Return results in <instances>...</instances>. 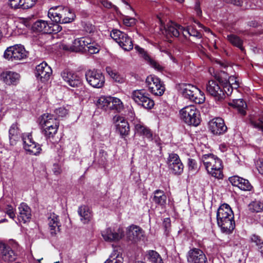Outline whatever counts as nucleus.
<instances>
[{
    "label": "nucleus",
    "instance_id": "nucleus-28",
    "mask_svg": "<svg viewBox=\"0 0 263 263\" xmlns=\"http://www.w3.org/2000/svg\"><path fill=\"white\" fill-rule=\"evenodd\" d=\"M19 214L18 219L20 221L26 223L31 218V210L26 203L22 202L18 207Z\"/></svg>",
    "mask_w": 263,
    "mask_h": 263
},
{
    "label": "nucleus",
    "instance_id": "nucleus-59",
    "mask_svg": "<svg viewBox=\"0 0 263 263\" xmlns=\"http://www.w3.org/2000/svg\"><path fill=\"white\" fill-rule=\"evenodd\" d=\"M231 3L233 4L234 5L237 6H241L242 4V0H230Z\"/></svg>",
    "mask_w": 263,
    "mask_h": 263
},
{
    "label": "nucleus",
    "instance_id": "nucleus-12",
    "mask_svg": "<svg viewBox=\"0 0 263 263\" xmlns=\"http://www.w3.org/2000/svg\"><path fill=\"white\" fill-rule=\"evenodd\" d=\"M166 162L168 169L172 174L175 175H180L182 173L184 166L177 154H170Z\"/></svg>",
    "mask_w": 263,
    "mask_h": 263
},
{
    "label": "nucleus",
    "instance_id": "nucleus-2",
    "mask_svg": "<svg viewBox=\"0 0 263 263\" xmlns=\"http://www.w3.org/2000/svg\"><path fill=\"white\" fill-rule=\"evenodd\" d=\"M157 17L160 24V29H164V32L163 33L166 36L178 37L181 42H184L186 40L187 35L190 36L191 28H185L182 26L173 22L168 23L165 26L163 21V16L161 14H159L157 15Z\"/></svg>",
    "mask_w": 263,
    "mask_h": 263
},
{
    "label": "nucleus",
    "instance_id": "nucleus-55",
    "mask_svg": "<svg viewBox=\"0 0 263 263\" xmlns=\"http://www.w3.org/2000/svg\"><path fill=\"white\" fill-rule=\"evenodd\" d=\"M256 167L259 173L263 174V159H259L256 162Z\"/></svg>",
    "mask_w": 263,
    "mask_h": 263
},
{
    "label": "nucleus",
    "instance_id": "nucleus-41",
    "mask_svg": "<svg viewBox=\"0 0 263 263\" xmlns=\"http://www.w3.org/2000/svg\"><path fill=\"white\" fill-rule=\"evenodd\" d=\"M111 97H101L98 100L97 103L99 107L107 110L110 109Z\"/></svg>",
    "mask_w": 263,
    "mask_h": 263
},
{
    "label": "nucleus",
    "instance_id": "nucleus-4",
    "mask_svg": "<svg viewBox=\"0 0 263 263\" xmlns=\"http://www.w3.org/2000/svg\"><path fill=\"white\" fill-rule=\"evenodd\" d=\"M180 119L189 125L197 126L200 123L199 111L195 106L187 105L179 111Z\"/></svg>",
    "mask_w": 263,
    "mask_h": 263
},
{
    "label": "nucleus",
    "instance_id": "nucleus-10",
    "mask_svg": "<svg viewBox=\"0 0 263 263\" xmlns=\"http://www.w3.org/2000/svg\"><path fill=\"white\" fill-rule=\"evenodd\" d=\"M146 85L148 90L154 95L161 96L165 90L163 82L158 77L150 75L146 79Z\"/></svg>",
    "mask_w": 263,
    "mask_h": 263
},
{
    "label": "nucleus",
    "instance_id": "nucleus-33",
    "mask_svg": "<svg viewBox=\"0 0 263 263\" xmlns=\"http://www.w3.org/2000/svg\"><path fill=\"white\" fill-rule=\"evenodd\" d=\"M48 225L52 234H55L57 230H59L60 227L59 217L54 213L50 214L48 218Z\"/></svg>",
    "mask_w": 263,
    "mask_h": 263
},
{
    "label": "nucleus",
    "instance_id": "nucleus-35",
    "mask_svg": "<svg viewBox=\"0 0 263 263\" xmlns=\"http://www.w3.org/2000/svg\"><path fill=\"white\" fill-rule=\"evenodd\" d=\"M78 214L81 217V220L84 223L88 222L92 217L91 210L88 206L85 205H82L79 207Z\"/></svg>",
    "mask_w": 263,
    "mask_h": 263
},
{
    "label": "nucleus",
    "instance_id": "nucleus-29",
    "mask_svg": "<svg viewBox=\"0 0 263 263\" xmlns=\"http://www.w3.org/2000/svg\"><path fill=\"white\" fill-rule=\"evenodd\" d=\"M62 6H57L50 8L48 12V16L54 24H61Z\"/></svg>",
    "mask_w": 263,
    "mask_h": 263
},
{
    "label": "nucleus",
    "instance_id": "nucleus-42",
    "mask_svg": "<svg viewBox=\"0 0 263 263\" xmlns=\"http://www.w3.org/2000/svg\"><path fill=\"white\" fill-rule=\"evenodd\" d=\"M249 209L252 212H260L263 210V202L255 200L249 204Z\"/></svg>",
    "mask_w": 263,
    "mask_h": 263
},
{
    "label": "nucleus",
    "instance_id": "nucleus-9",
    "mask_svg": "<svg viewBox=\"0 0 263 263\" xmlns=\"http://www.w3.org/2000/svg\"><path fill=\"white\" fill-rule=\"evenodd\" d=\"M110 36L125 51L133 49V41L126 33L118 29H114L110 32Z\"/></svg>",
    "mask_w": 263,
    "mask_h": 263
},
{
    "label": "nucleus",
    "instance_id": "nucleus-58",
    "mask_svg": "<svg viewBox=\"0 0 263 263\" xmlns=\"http://www.w3.org/2000/svg\"><path fill=\"white\" fill-rule=\"evenodd\" d=\"M127 118L132 122L134 119H138L137 118H135V114L132 109H130L129 110L128 115H127Z\"/></svg>",
    "mask_w": 263,
    "mask_h": 263
},
{
    "label": "nucleus",
    "instance_id": "nucleus-44",
    "mask_svg": "<svg viewBox=\"0 0 263 263\" xmlns=\"http://www.w3.org/2000/svg\"><path fill=\"white\" fill-rule=\"evenodd\" d=\"M86 45V50L90 54H95L99 52L100 46L97 43L92 41L90 38H89V42Z\"/></svg>",
    "mask_w": 263,
    "mask_h": 263
},
{
    "label": "nucleus",
    "instance_id": "nucleus-30",
    "mask_svg": "<svg viewBox=\"0 0 263 263\" xmlns=\"http://www.w3.org/2000/svg\"><path fill=\"white\" fill-rule=\"evenodd\" d=\"M21 138V133L17 124L13 123L9 130V139L10 145L14 146Z\"/></svg>",
    "mask_w": 263,
    "mask_h": 263
},
{
    "label": "nucleus",
    "instance_id": "nucleus-26",
    "mask_svg": "<svg viewBox=\"0 0 263 263\" xmlns=\"http://www.w3.org/2000/svg\"><path fill=\"white\" fill-rule=\"evenodd\" d=\"M229 180L233 186H237L241 190L249 191L253 188L248 180L238 176H232L229 178Z\"/></svg>",
    "mask_w": 263,
    "mask_h": 263
},
{
    "label": "nucleus",
    "instance_id": "nucleus-20",
    "mask_svg": "<svg viewBox=\"0 0 263 263\" xmlns=\"http://www.w3.org/2000/svg\"><path fill=\"white\" fill-rule=\"evenodd\" d=\"M0 78L3 82L6 85L16 86L20 82L21 76L16 72L6 70L1 73Z\"/></svg>",
    "mask_w": 263,
    "mask_h": 263
},
{
    "label": "nucleus",
    "instance_id": "nucleus-61",
    "mask_svg": "<svg viewBox=\"0 0 263 263\" xmlns=\"http://www.w3.org/2000/svg\"><path fill=\"white\" fill-rule=\"evenodd\" d=\"M135 49L141 54H142L144 52V49L138 45L135 46Z\"/></svg>",
    "mask_w": 263,
    "mask_h": 263
},
{
    "label": "nucleus",
    "instance_id": "nucleus-47",
    "mask_svg": "<svg viewBox=\"0 0 263 263\" xmlns=\"http://www.w3.org/2000/svg\"><path fill=\"white\" fill-rule=\"evenodd\" d=\"M22 0H9L8 5L13 9L22 8Z\"/></svg>",
    "mask_w": 263,
    "mask_h": 263
},
{
    "label": "nucleus",
    "instance_id": "nucleus-21",
    "mask_svg": "<svg viewBox=\"0 0 263 263\" xmlns=\"http://www.w3.org/2000/svg\"><path fill=\"white\" fill-rule=\"evenodd\" d=\"M135 134L142 136L148 141L153 140V133L151 129L141 122L139 119H134L133 121Z\"/></svg>",
    "mask_w": 263,
    "mask_h": 263
},
{
    "label": "nucleus",
    "instance_id": "nucleus-64",
    "mask_svg": "<svg viewBox=\"0 0 263 263\" xmlns=\"http://www.w3.org/2000/svg\"><path fill=\"white\" fill-rule=\"evenodd\" d=\"M43 259V258H40V259H37L36 260H37V261L39 262L41 261V260Z\"/></svg>",
    "mask_w": 263,
    "mask_h": 263
},
{
    "label": "nucleus",
    "instance_id": "nucleus-18",
    "mask_svg": "<svg viewBox=\"0 0 263 263\" xmlns=\"http://www.w3.org/2000/svg\"><path fill=\"white\" fill-rule=\"evenodd\" d=\"M89 42V37H80L75 39L72 44L70 46L64 45L63 49L65 50H69L74 52H80L86 51V45Z\"/></svg>",
    "mask_w": 263,
    "mask_h": 263
},
{
    "label": "nucleus",
    "instance_id": "nucleus-3",
    "mask_svg": "<svg viewBox=\"0 0 263 263\" xmlns=\"http://www.w3.org/2000/svg\"><path fill=\"white\" fill-rule=\"evenodd\" d=\"M201 160L209 174L216 178H222V162L217 156L213 154H204Z\"/></svg>",
    "mask_w": 263,
    "mask_h": 263
},
{
    "label": "nucleus",
    "instance_id": "nucleus-19",
    "mask_svg": "<svg viewBox=\"0 0 263 263\" xmlns=\"http://www.w3.org/2000/svg\"><path fill=\"white\" fill-rule=\"evenodd\" d=\"M24 147L30 154L36 155L40 153L42 149L39 144L34 142L30 134L23 137Z\"/></svg>",
    "mask_w": 263,
    "mask_h": 263
},
{
    "label": "nucleus",
    "instance_id": "nucleus-7",
    "mask_svg": "<svg viewBox=\"0 0 263 263\" xmlns=\"http://www.w3.org/2000/svg\"><path fill=\"white\" fill-rule=\"evenodd\" d=\"M27 56V52L24 46L18 44L8 47L4 54L5 59L12 62L22 60Z\"/></svg>",
    "mask_w": 263,
    "mask_h": 263
},
{
    "label": "nucleus",
    "instance_id": "nucleus-15",
    "mask_svg": "<svg viewBox=\"0 0 263 263\" xmlns=\"http://www.w3.org/2000/svg\"><path fill=\"white\" fill-rule=\"evenodd\" d=\"M61 76L63 80L71 87H78L82 85L81 78L71 71L65 69L61 72Z\"/></svg>",
    "mask_w": 263,
    "mask_h": 263
},
{
    "label": "nucleus",
    "instance_id": "nucleus-32",
    "mask_svg": "<svg viewBox=\"0 0 263 263\" xmlns=\"http://www.w3.org/2000/svg\"><path fill=\"white\" fill-rule=\"evenodd\" d=\"M61 24H67L73 22L76 18L74 11L67 7L62 6Z\"/></svg>",
    "mask_w": 263,
    "mask_h": 263
},
{
    "label": "nucleus",
    "instance_id": "nucleus-1",
    "mask_svg": "<svg viewBox=\"0 0 263 263\" xmlns=\"http://www.w3.org/2000/svg\"><path fill=\"white\" fill-rule=\"evenodd\" d=\"M217 224L223 233L229 234L232 233L235 227L234 215L230 206L227 204L221 205L216 214Z\"/></svg>",
    "mask_w": 263,
    "mask_h": 263
},
{
    "label": "nucleus",
    "instance_id": "nucleus-13",
    "mask_svg": "<svg viewBox=\"0 0 263 263\" xmlns=\"http://www.w3.org/2000/svg\"><path fill=\"white\" fill-rule=\"evenodd\" d=\"M102 236L105 241L118 242L124 235V232L122 228H119L117 230L108 228L101 232Z\"/></svg>",
    "mask_w": 263,
    "mask_h": 263
},
{
    "label": "nucleus",
    "instance_id": "nucleus-40",
    "mask_svg": "<svg viewBox=\"0 0 263 263\" xmlns=\"http://www.w3.org/2000/svg\"><path fill=\"white\" fill-rule=\"evenodd\" d=\"M147 258L152 263H163L160 255L155 251L149 250L147 252Z\"/></svg>",
    "mask_w": 263,
    "mask_h": 263
},
{
    "label": "nucleus",
    "instance_id": "nucleus-60",
    "mask_svg": "<svg viewBox=\"0 0 263 263\" xmlns=\"http://www.w3.org/2000/svg\"><path fill=\"white\" fill-rule=\"evenodd\" d=\"M195 11L198 16H201L202 14V11L198 5H196L195 6Z\"/></svg>",
    "mask_w": 263,
    "mask_h": 263
},
{
    "label": "nucleus",
    "instance_id": "nucleus-53",
    "mask_svg": "<svg viewBox=\"0 0 263 263\" xmlns=\"http://www.w3.org/2000/svg\"><path fill=\"white\" fill-rule=\"evenodd\" d=\"M190 36H192L197 39H200L202 37V35L200 32L193 28L190 29Z\"/></svg>",
    "mask_w": 263,
    "mask_h": 263
},
{
    "label": "nucleus",
    "instance_id": "nucleus-48",
    "mask_svg": "<svg viewBox=\"0 0 263 263\" xmlns=\"http://www.w3.org/2000/svg\"><path fill=\"white\" fill-rule=\"evenodd\" d=\"M37 0H22V8L27 9L32 7L35 4Z\"/></svg>",
    "mask_w": 263,
    "mask_h": 263
},
{
    "label": "nucleus",
    "instance_id": "nucleus-45",
    "mask_svg": "<svg viewBox=\"0 0 263 263\" xmlns=\"http://www.w3.org/2000/svg\"><path fill=\"white\" fill-rule=\"evenodd\" d=\"M104 263H123V258L117 251H114Z\"/></svg>",
    "mask_w": 263,
    "mask_h": 263
},
{
    "label": "nucleus",
    "instance_id": "nucleus-25",
    "mask_svg": "<svg viewBox=\"0 0 263 263\" xmlns=\"http://www.w3.org/2000/svg\"><path fill=\"white\" fill-rule=\"evenodd\" d=\"M52 73V69L48 64L43 62L36 66L35 76L37 79L44 82L47 81Z\"/></svg>",
    "mask_w": 263,
    "mask_h": 263
},
{
    "label": "nucleus",
    "instance_id": "nucleus-54",
    "mask_svg": "<svg viewBox=\"0 0 263 263\" xmlns=\"http://www.w3.org/2000/svg\"><path fill=\"white\" fill-rule=\"evenodd\" d=\"M188 165L190 170H195L196 168V161L193 159H188Z\"/></svg>",
    "mask_w": 263,
    "mask_h": 263
},
{
    "label": "nucleus",
    "instance_id": "nucleus-6",
    "mask_svg": "<svg viewBox=\"0 0 263 263\" xmlns=\"http://www.w3.org/2000/svg\"><path fill=\"white\" fill-rule=\"evenodd\" d=\"M131 98L136 104L145 109H152L155 104L154 101L149 98L148 93L145 89L133 91Z\"/></svg>",
    "mask_w": 263,
    "mask_h": 263
},
{
    "label": "nucleus",
    "instance_id": "nucleus-11",
    "mask_svg": "<svg viewBox=\"0 0 263 263\" xmlns=\"http://www.w3.org/2000/svg\"><path fill=\"white\" fill-rule=\"evenodd\" d=\"M85 78L88 83L94 88H101L105 83L103 74L95 69L87 70L85 73Z\"/></svg>",
    "mask_w": 263,
    "mask_h": 263
},
{
    "label": "nucleus",
    "instance_id": "nucleus-23",
    "mask_svg": "<svg viewBox=\"0 0 263 263\" xmlns=\"http://www.w3.org/2000/svg\"><path fill=\"white\" fill-rule=\"evenodd\" d=\"M143 235L144 231L138 226L132 224L126 229L127 238L133 243L140 241Z\"/></svg>",
    "mask_w": 263,
    "mask_h": 263
},
{
    "label": "nucleus",
    "instance_id": "nucleus-37",
    "mask_svg": "<svg viewBox=\"0 0 263 263\" xmlns=\"http://www.w3.org/2000/svg\"><path fill=\"white\" fill-rule=\"evenodd\" d=\"M215 78L219 82H221L224 84L228 83L232 89H236L239 86V84L238 81L237 80V78L234 76L229 77L228 79L226 78L224 80L221 79L220 76H216Z\"/></svg>",
    "mask_w": 263,
    "mask_h": 263
},
{
    "label": "nucleus",
    "instance_id": "nucleus-52",
    "mask_svg": "<svg viewBox=\"0 0 263 263\" xmlns=\"http://www.w3.org/2000/svg\"><path fill=\"white\" fill-rule=\"evenodd\" d=\"M84 30L87 33H91L94 31L95 28L93 25L89 23H85L83 25Z\"/></svg>",
    "mask_w": 263,
    "mask_h": 263
},
{
    "label": "nucleus",
    "instance_id": "nucleus-49",
    "mask_svg": "<svg viewBox=\"0 0 263 263\" xmlns=\"http://www.w3.org/2000/svg\"><path fill=\"white\" fill-rule=\"evenodd\" d=\"M54 113L57 116L63 117L67 114V110L64 107H60L54 110Z\"/></svg>",
    "mask_w": 263,
    "mask_h": 263
},
{
    "label": "nucleus",
    "instance_id": "nucleus-14",
    "mask_svg": "<svg viewBox=\"0 0 263 263\" xmlns=\"http://www.w3.org/2000/svg\"><path fill=\"white\" fill-rule=\"evenodd\" d=\"M186 259L188 263H208L207 257L204 252L195 248L188 251Z\"/></svg>",
    "mask_w": 263,
    "mask_h": 263
},
{
    "label": "nucleus",
    "instance_id": "nucleus-51",
    "mask_svg": "<svg viewBox=\"0 0 263 263\" xmlns=\"http://www.w3.org/2000/svg\"><path fill=\"white\" fill-rule=\"evenodd\" d=\"M123 23L126 26H132L136 24V19L133 17H125Z\"/></svg>",
    "mask_w": 263,
    "mask_h": 263
},
{
    "label": "nucleus",
    "instance_id": "nucleus-31",
    "mask_svg": "<svg viewBox=\"0 0 263 263\" xmlns=\"http://www.w3.org/2000/svg\"><path fill=\"white\" fill-rule=\"evenodd\" d=\"M152 201L158 206L164 208L165 206L166 202V196L163 191L161 190H156L153 193L152 197Z\"/></svg>",
    "mask_w": 263,
    "mask_h": 263
},
{
    "label": "nucleus",
    "instance_id": "nucleus-5",
    "mask_svg": "<svg viewBox=\"0 0 263 263\" xmlns=\"http://www.w3.org/2000/svg\"><path fill=\"white\" fill-rule=\"evenodd\" d=\"M181 93L184 98L197 104L203 103L205 101L204 93L196 86L190 84L182 85Z\"/></svg>",
    "mask_w": 263,
    "mask_h": 263
},
{
    "label": "nucleus",
    "instance_id": "nucleus-63",
    "mask_svg": "<svg viewBox=\"0 0 263 263\" xmlns=\"http://www.w3.org/2000/svg\"><path fill=\"white\" fill-rule=\"evenodd\" d=\"M171 59L173 61V62H174V63L176 62V60H175V59L174 58H173V57L171 56Z\"/></svg>",
    "mask_w": 263,
    "mask_h": 263
},
{
    "label": "nucleus",
    "instance_id": "nucleus-57",
    "mask_svg": "<svg viewBox=\"0 0 263 263\" xmlns=\"http://www.w3.org/2000/svg\"><path fill=\"white\" fill-rule=\"evenodd\" d=\"M102 5L106 8H110L113 6L112 4L108 0H102Z\"/></svg>",
    "mask_w": 263,
    "mask_h": 263
},
{
    "label": "nucleus",
    "instance_id": "nucleus-62",
    "mask_svg": "<svg viewBox=\"0 0 263 263\" xmlns=\"http://www.w3.org/2000/svg\"><path fill=\"white\" fill-rule=\"evenodd\" d=\"M219 147L221 151L222 152H224L227 150V146L225 144H220Z\"/></svg>",
    "mask_w": 263,
    "mask_h": 263
},
{
    "label": "nucleus",
    "instance_id": "nucleus-38",
    "mask_svg": "<svg viewBox=\"0 0 263 263\" xmlns=\"http://www.w3.org/2000/svg\"><path fill=\"white\" fill-rule=\"evenodd\" d=\"M232 104L237 108L238 112L241 116H245L246 114L247 104L242 99H237L234 100Z\"/></svg>",
    "mask_w": 263,
    "mask_h": 263
},
{
    "label": "nucleus",
    "instance_id": "nucleus-24",
    "mask_svg": "<svg viewBox=\"0 0 263 263\" xmlns=\"http://www.w3.org/2000/svg\"><path fill=\"white\" fill-rule=\"evenodd\" d=\"M116 131L121 138H125L128 135L130 127L128 122L122 117L118 116L114 118Z\"/></svg>",
    "mask_w": 263,
    "mask_h": 263
},
{
    "label": "nucleus",
    "instance_id": "nucleus-36",
    "mask_svg": "<svg viewBox=\"0 0 263 263\" xmlns=\"http://www.w3.org/2000/svg\"><path fill=\"white\" fill-rule=\"evenodd\" d=\"M227 39L233 46L238 48L241 51H243L245 50V48L243 46V41L238 36L233 34H231L227 35Z\"/></svg>",
    "mask_w": 263,
    "mask_h": 263
},
{
    "label": "nucleus",
    "instance_id": "nucleus-56",
    "mask_svg": "<svg viewBox=\"0 0 263 263\" xmlns=\"http://www.w3.org/2000/svg\"><path fill=\"white\" fill-rule=\"evenodd\" d=\"M151 65L154 68L157 70L158 71H161L163 69V67L157 62H151Z\"/></svg>",
    "mask_w": 263,
    "mask_h": 263
},
{
    "label": "nucleus",
    "instance_id": "nucleus-16",
    "mask_svg": "<svg viewBox=\"0 0 263 263\" xmlns=\"http://www.w3.org/2000/svg\"><path fill=\"white\" fill-rule=\"evenodd\" d=\"M207 92L216 100H220L224 97V92L222 86L214 80H210L206 87Z\"/></svg>",
    "mask_w": 263,
    "mask_h": 263
},
{
    "label": "nucleus",
    "instance_id": "nucleus-8",
    "mask_svg": "<svg viewBox=\"0 0 263 263\" xmlns=\"http://www.w3.org/2000/svg\"><path fill=\"white\" fill-rule=\"evenodd\" d=\"M34 31L43 32L44 33L56 34L61 31L62 27L58 24L48 23L47 21L39 20L36 21L32 25Z\"/></svg>",
    "mask_w": 263,
    "mask_h": 263
},
{
    "label": "nucleus",
    "instance_id": "nucleus-27",
    "mask_svg": "<svg viewBox=\"0 0 263 263\" xmlns=\"http://www.w3.org/2000/svg\"><path fill=\"white\" fill-rule=\"evenodd\" d=\"M40 123L42 127H54V125L59 126V122L57 118L50 114H44L40 118Z\"/></svg>",
    "mask_w": 263,
    "mask_h": 263
},
{
    "label": "nucleus",
    "instance_id": "nucleus-22",
    "mask_svg": "<svg viewBox=\"0 0 263 263\" xmlns=\"http://www.w3.org/2000/svg\"><path fill=\"white\" fill-rule=\"evenodd\" d=\"M209 126L211 133L215 135L223 134L227 130L224 120L221 118L213 119L209 122Z\"/></svg>",
    "mask_w": 263,
    "mask_h": 263
},
{
    "label": "nucleus",
    "instance_id": "nucleus-17",
    "mask_svg": "<svg viewBox=\"0 0 263 263\" xmlns=\"http://www.w3.org/2000/svg\"><path fill=\"white\" fill-rule=\"evenodd\" d=\"M16 258V254L9 246L0 243V261L2 263L11 262Z\"/></svg>",
    "mask_w": 263,
    "mask_h": 263
},
{
    "label": "nucleus",
    "instance_id": "nucleus-39",
    "mask_svg": "<svg viewBox=\"0 0 263 263\" xmlns=\"http://www.w3.org/2000/svg\"><path fill=\"white\" fill-rule=\"evenodd\" d=\"M251 240L252 242L255 244L258 252L260 253L261 256H263V240L260 236L253 234L251 236Z\"/></svg>",
    "mask_w": 263,
    "mask_h": 263
},
{
    "label": "nucleus",
    "instance_id": "nucleus-46",
    "mask_svg": "<svg viewBox=\"0 0 263 263\" xmlns=\"http://www.w3.org/2000/svg\"><path fill=\"white\" fill-rule=\"evenodd\" d=\"M43 128V134L47 138H53L57 133L59 127L54 125V127H42Z\"/></svg>",
    "mask_w": 263,
    "mask_h": 263
},
{
    "label": "nucleus",
    "instance_id": "nucleus-43",
    "mask_svg": "<svg viewBox=\"0 0 263 263\" xmlns=\"http://www.w3.org/2000/svg\"><path fill=\"white\" fill-rule=\"evenodd\" d=\"M123 107L122 101L119 98L111 97L110 109H115L118 111H120Z\"/></svg>",
    "mask_w": 263,
    "mask_h": 263
},
{
    "label": "nucleus",
    "instance_id": "nucleus-34",
    "mask_svg": "<svg viewBox=\"0 0 263 263\" xmlns=\"http://www.w3.org/2000/svg\"><path fill=\"white\" fill-rule=\"evenodd\" d=\"M106 71L115 82L119 84H122L125 82V77L119 73L116 70L113 69L111 67H106Z\"/></svg>",
    "mask_w": 263,
    "mask_h": 263
},
{
    "label": "nucleus",
    "instance_id": "nucleus-50",
    "mask_svg": "<svg viewBox=\"0 0 263 263\" xmlns=\"http://www.w3.org/2000/svg\"><path fill=\"white\" fill-rule=\"evenodd\" d=\"M6 213L10 218L14 219L15 217L14 210L11 205H7L6 208Z\"/></svg>",
    "mask_w": 263,
    "mask_h": 263
}]
</instances>
